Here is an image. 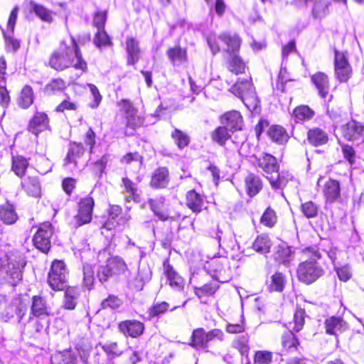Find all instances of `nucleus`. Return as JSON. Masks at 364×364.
<instances>
[{"label":"nucleus","instance_id":"1","mask_svg":"<svg viewBox=\"0 0 364 364\" xmlns=\"http://www.w3.org/2000/svg\"><path fill=\"white\" fill-rule=\"evenodd\" d=\"M50 66L56 70H63L70 66L75 69L86 71L87 63L82 59L81 53L73 37L68 42H62L50 59Z\"/></svg>","mask_w":364,"mask_h":364},{"label":"nucleus","instance_id":"2","mask_svg":"<svg viewBox=\"0 0 364 364\" xmlns=\"http://www.w3.org/2000/svg\"><path fill=\"white\" fill-rule=\"evenodd\" d=\"M26 265L23 253L14 251L6 255L0 252V283L13 287L17 286L23 279Z\"/></svg>","mask_w":364,"mask_h":364},{"label":"nucleus","instance_id":"3","mask_svg":"<svg viewBox=\"0 0 364 364\" xmlns=\"http://www.w3.org/2000/svg\"><path fill=\"white\" fill-rule=\"evenodd\" d=\"M256 162L273 189L282 190L292 179V176L288 171L278 173L279 166L277 160L271 154H264L257 157Z\"/></svg>","mask_w":364,"mask_h":364},{"label":"nucleus","instance_id":"4","mask_svg":"<svg viewBox=\"0 0 364 364\" xmlns=\"http://www.w3.org/2000/svg\"><path fill=\"white\" fill-rule=\"evenodd\" d=\"M306 252L311 253L314 258L305 260L299 264L297 277L299 281L310 284L316 281L323 274L322 267L316 261L321 258V254L314 248H307Z\"/></svg>","mask_w":364,"mask_h":364},{"label":"nucleus","instance_id":"5","mask_svg":"<svg viewBox=\"0 0 364 364\" xmlns=\"http://www.w3.org/2000/svg\"><path fill=\"white\" fill-rule=\"evenodd\" d=\"M230 91L242 101L250 111L256 110L259 106V102L250 79L238 80Z\"/></svg>","mask_w":364,"mask_h":364},{"label":"nucleus","instance_id":"6","mask_svg":"<svg viewBox=\"0 0 364 364\" xmlns=\"http://www.w3.org/2000/svg\"><path fill=\"white\" fill-rule=\"evenodd\" d=\"M192 346L197 348H206L208 343L216 339L223 341L224 339V333L220 329H213L208 332H205L202 328H197L192 333Z\"/></svg>","mask_w":364,"mask_h":364},{"label":"nucleus","instance_id":"7","mask_svg":"<svg viewBox=\"0 0 364 364\" xmlns=\"http://www.w3.org/2000/svg\"><path fill=\"white\" fill-rule=\"evenodd\" d=\"M53 234V228L50 223L41 224L33 236L35 247L42 252L47 253L50 248V238Z\"/></svg>","mask_w":364,"mask_h":364},{"label":"nucleus","instance_id":"8","mask_svg":"<svg viewBox=\"0 0 364 364\" xmlns=\"http://www.w3.org/2000/svg\"><path fill=\"white\" fill-rule=\"evenodd\" d=\"M208 273L218 282H224L227 278L225 274L230 271L228 262L225 257L213 258L205 265Z\"/></svg>","mask_w":364,"mask_h":364},{"label":"nucleus","instance_id":"9","mask_svg":"<svg viewBox=\"0 0 364 364\" xmlns=\"http://www.w3.org/2000/svg\"><path fill=\"white\" fill-rule=\"evenodd\" d=\"M334 65L337 79L341 82H346L351 76L352 68L343 53L335 50Z\"/></svg>","mask_w":364,"mask_h":364},{"label":"nucleus","instance_id":"10","mask_svg":"<svg viewBox=\"0 0 364 364\" xmlns=\"http://www.w3.org/2000/svg\"><path fill=\"white\" fill-rule=\"evenodd\" d=\"M94 205V200L91 197H86L80 200L78 213L75 217V223L78 226L89 223L91 221Z\"/></svg>","mask_w":364,"mask_h":364},{"label":"nucleus","instance_id":"11","mask_svg":"<svg viewBox=\"0 0 364 364\" xmlns=\"http://www.w3.org/2000/svg\"><path fill=\"white\" fill-rule=\"evenodd\" d=\"M343 136L348 141L364 142V124L352 120L342 127Z\"/></svg>","mask_w":364,"mask_h":364},{"label":"nucleus","instance_id":"12","mask_svg":"<svg viewBox=\"0 0 364 364\" xmlns=\"http://www.w3.org/2000/svg\"><path fill=\"white\" fill-rule=\"evenodd\" d=\"M119 331L126 336L136 338L142 334L144 324L136 320H127L119 323Z\"/></svg>","mask_w":364,"mask_h":364},{"label":"nucleus","instance_id":"13","mask_svg":"<svg viewBox=\"0 0 364 364\" xmlns=\"http://www.w3.org/2000/svg\"><path fill=\"white\" fill-rule=\"evenodd\" d=\"M149 205L159 220L165 221L168 219H173V216L169 215L166 209L165 198L157 197L151 198L148 201Z\"/></svg>","mask_w":364,"mask_h":364},{"label":"nucleus","instance_id":"14","mask_svg":"<svg viewBox=\"0 0 364 364\" xmlns=\"http://www.w3.org/2000/svg\"><path fill=\"white\" fill-rule=\"evenodd\" d=\"M222 123L228 127L231 132L240 130L242 126V117L237 111H231L225 113L221 117Z\"/></svg>","mask_w":364,"mask_h":364},{"label":"nucleus","instance_id":"15","mask_svg":"<svg viewBox=\"0 0 364 364\" xmlns=\"http://www.w3.org/2000/svg\"><path fill=\"white\" fill-rule=\"evenodd\" d=\"M167 56L174 67H178L188 60L186 49L176 46L166 51Z\"/></svg>","mask_w":364,"mask_h":364},{"label":"nucleus","instance_id":"16","mask_svg":"<svg viewBox=\"0 0 364 364\" xmlns=\"http://www.w3.org/2000/svg\"><path fill=\"white\" fill-rule=\"evenodd\" d=\"M325 328L326 333L336 335L346 331L347 323L340 316H331L326 319Z\"/></svg>","mask_w":364,"mask_h":364},{"label":"nucleus","instance_id":"17","mask_svg":"<svg viewBox=\"0 0 364 364\" xmlns=\"http://www.w3.org/2000/svg\"><path fill=\"white\" fill-rule=\"evenodd\" d=\"M21 186L27 195L38 198L41 196V186L37 177H27L21 181Z\"/></svg>","mask_w":364,"mask_h":364},{"label":"nucleus","instance_id":"18","mask_svg":"<svg viewBox=\"0 0 364 364\" xmlns=\"http://www.w3.org/2000/svg\"><path fill=\"white\" fill-rule=\"evenodd\" d=\"M48 127V118L45 113L36 112L29 123V130L35 135Z\"/></svg>","mask_w":364,"mask_h":364},{"label":"nucleus","instance_id":"19","mask_svg":"<svg viewBox=\"0 0 364 364\" xmlns=\"http://www.w3.org/2000/svg\"><path fill=\"white\" fill-rule=\"evenodd\" d=\"M169 182V172L165 167L157 168L152 174L150 185L156 188H164Z\"/></svg>","mask_w":364,"mask_h":364},{"label":"nucleus","instance_id":"20","mask_svg":"<svg viewBox=\"0 0 364 364\" xmlns=\"http://www.w3.org/2000/svg\"><path fill=\"white\" fill-rule=\"evenodd\" d=\"M311 81L318 90L319 95L325 98L328 95L329 82L327 75L318 72L311 76Z\"/></svg>","mask_w":364,"mask_h":364},{"label":"nucleus","instance_id":"21","mask_svg":"<svg viewBox=\"0 0 364 364\" xmlns=\"http://www.w3.org/2000/svg\"><path fill=\"white\" fill-rule=\"evenodd\" d=\"M164 272L169 282L170 286L176 290L180 291L183 289V279L173 269L170 264L164 263Z\"/></svg>","mask_w":364,"mask_h":364},{"label":"nucleus","instance_id":"22","mask_svg":"<svg viewBox=\"0 0 364 364\" xmlns=\"http://www.w3.org/2000/svg\"><path fill=\"white\" fill-rule=\"evenodd\" d=\"M323 193L328 202L333 203L336 201L341 196V188L338 181L329 179L325 183Z\"/></svg>","mask_w":364,"mask_h":364},{"label":"nucleus","instance_id":"23","mask_svg":"<svg viewBox=\"0 0 364 364\" xmlns=\"http://www.w3.org/2000/svg\"><path fill=\"white\" fill-rule=\"evenodd\" d=\"M126 50L128 55V64L134 65L139 59L140 48L139 47V42L132 37H128L126 40Z\"/></svg>","mask_w":364,"mask_h":364},{"label":"nucleus","instance_id":"24","mask_svg":"<svg viewBox=\"0 0 364 364\" xmlns=\"http://www.w3.org/2000/svg\"><path fill=\"white\" fill-rule=\"evenodd\" d=\"M31 311V314L36 317L48 316L50 314L49 308L46 299L40 296H33Z\"/></svg>","mask_w":364,"mask_h":364},{"label":"nucleus","instance_id":"25","mask_svg":"<svg viewBox=\"0 0 364 364\" xmlns=\"http://www.w3.org/2000/svg\"><path fill=\"white\" fill-rule=\"evenodd\" d=\"M293 258L291 247L282 242L276 247L274 259L279 263H289Z\"/></svg>","mask_w":364,"mask_h":364},{"label":"nucleus","instance_id":"26","mask_svg":"<svg viewBox=\"0 0 364 364\" xmlns=\"http://www.w3.org/2000/svg\"><path fill=\"white\" fill-rule=\"evenodd\" d=\"M245 187L248 196L253 197L261 191L262 183L259 176L250 173L245 178Z\"/></svg>","mask_w":364,"mask_h":364},{"label":"nucleus","instance_id":"27","mask_svg":"<svg viewBox=\"0 0 364 364\" xmlns=\"http://www.w3.org/2000/svg\"><path fill=\"white\" fill-rule=\"evenodd\" d=\"M309 142L315 146H321L327 143L328 137L327 134L320 128H313L307 134Z\"/></svg>","mask_w":364,"mask_h":364},{"label":"nucleus","instance_id":"28","mask_svg":"<svg viewBox=\"0 0 364 364\" xmlns=\"http://www.w3.org/2000/svg\"><path fill=\"white\" fill-rule=\"evenodd\" d=\"M204 202L202 196L195 190L189 191L186 194V205L195 213L201 211Z\"/></svg>","mask_w":364,"mask_h":364},{"label":"nucleus","instance_id":"29","mask_svg":"<svg viewBox=\"0 0 364 364\" xmlns=\"http://www.w3.org/2000/svg\"><path fill=\"white\" fill-rule=\"evenodd\" d=\"M18 220V215L11 205L0 206V221L5 225H13Z\"/></svg>","mask_w":364,"mask_h":364},{"label":"nucleus","instance_id":"30","mask_svg":"<svg viewBox=\"0 0 364 364\" xmlns=\"http://www.w3.org/2000/svg\"><path fill=\"white\" fill-rule=\"evenodd\" d=\"M218 39L225 43L228 47L227 51L229 53H235L240 47L241 39L237 34L224 33Z\"/></svg>","mask_w":364,"mask_h":364},{"label":"nucleus","instance_id":"31","mask_svg":"<svg viewBox=\"0 0 364 364\" xmlns=\"http://www.w3.org/2000/svg\"><path fill=\"white\" fill-rule=\"evenodd\" d=\"M271 246L272 242L269 237L266 235H259L252 244L253 250L261 254L269 253Z\"/></svg>","mask_w":364,"mask_h":364},{"label":"nucleus","instance_id":"32","mask_svg":"<svg viewBox=\"0 0 364 364\" xmlns=\"http://www.w3.org/2000/svg\"><path fill=\"white\" fill-rule=\"evenodd\" d=\"M268 136L274 142L278 144H284L288 140V134L285 129L280 126L274 125L269 127L268 130Z\"/></svg>","mask_w":364,"mask_h":364},{"label":"nucleus","instance_id":"33","mask_svg":"<svg viewBox=\"0 0 364 364\" xmlns=\"http://www.w3.org/2000/svg\"><path fill=\"white\" fill-rule=\"evenodd\" d=\"M113 275H117L124 273L127 270V266L124 261L119 257L115 256L109 258L107 260Z\"/></svg>","mask_w":364,"mask_h":364},{"label":"nucleus","instance_id":"34","mask_svg":"<svg viewBox=\"0 0 364 364\" xmlns=\"http://www.w3.org/2000/svg\"><path fill=\"white\" fill-rule=\"evenodd\" d=\"M48 282L53 290H62L66 286L67 277L65 275L58 274L53 270L48 273Z\"/></svg>","mask_w":364,"mask_h":364},{"label":"nucleus","instance_id":"35","mask_svg":"<svg viewBox=\"0 0 364 364\" xmlns=\"http://www.w3.org/2000/svg\"><path fill=\"white\" fill-rule=\"evenodd\" d=\"M79 296L77 289L75 287H68L65 292L63 306L68 310H73L75 308L77 299Z\"/></svg>","mask_w":364,"mask_h":364},{"label":"nucleus","instance_id":"36","mask_svg":"<svg viewBox=\"0 0 364 364\" xmlns=\"http://www.w3.org/2000/svg\"><path fill=\"white\" fill-rule=\"evenodd\" d=\"M28 166V162L23 156H16L13 157L11 169L18 177L24 176Z\"/></svg>","mask_w":364,"mask_h":364},{"label":"nucleus","instance_id":"37","mask_svg":"<svg viewBox=\"0 0 364 364\" xmlns=\"http://www.w3.org/2000/svg\"><path fill=\"white\" fill-rule=\"evenodd\" d=\"M85 149L81 143L74 142L70 144L65 161L67 163H74L76 164L77 159L80 158L84 154Z\"/></svg>","mask_w":364,"mask_h":364},{"label":"nucleus","instance_id":"38","mask_svg":"<svg viewBox=\"0 0 364 364\" xmlns=\"http://www.w3.org/2000/svg\"><path fill=\"white\" fill-rule=\"evenodd\" d=\"M314 115V112L306 105L299 106L293 112V117L297 122L309 120Z\"/></svg>","mask_w":364,"mask_h":364},{"label":"nucleus","instance_id":"39","mask_svg":"<svg viewBox=\"0 0 364 364\" xmlns=\"http://www.w3.org/2000/svg\"><path fill=\"white\" fill-rule=\"evenodd\" d=\"M230 130L225 126L218 127L212 134V139L218 144L223 146L231 136Z\"/></svg>","mask_w":364,"mask_h":364},{"label":"nucleus","instance_id":"40","mask_svg":"<svg viewBox=\"0 0 364 364\" xmlns=\"http://www.w3.org/2000/svg\"><path fill=\"white\" fill-rule=\"evenodd\" d=\"M66 88V83L62 79H54L48 83L44 92L49 95H55L58 92H63Z\"/></svg>","mask_w":364,"mask_h":364},{"label":"nucleus","instance_id":"41","mask_svg":"<svg viewBox=\"0 0 364 364\" xmlns=\"http://www.w3.org/2000/svg\"><path fill=\"white\" fill-rule=\"evenodd\" d=\"M286 283L285 277L280 272L274 273L271 277L269 288L272 291H282Z\"/></svg>","mask_w":364,"mask_h":364},{"label":"nucleus","instance_id":"42","mask_svg":"<svg viewBox=\"0 0 364 364\" xmlns=\"http://www.w3.org/2000/svg\"><path fill=\"white\" fill-rule=\"evenodd\" d=\"M219 286L216 282H211L209 284H205L201 287H195L194 292L195 294L200 299L204 296H209L213 295Z\"/></svg>","mask_w":364,"mask_h":364},{"label":"nucleus","instance_id":"43","mask_svg":"<svg viewBox=\"0 0 364 364\" xmlns=\"http://www.w3.org/2000/svg\"><path fill=\"white\" fill-rule=\"evenodd\" d=\"M32 10L42 21L46 22H51L53 21V13L42 5L31 2Z\"/></svg>","mask_w":364,"mask_h":364},{"label":"nucleus","instance_id":"44","mask_svg":"<svg viewBox=\"0 0 364 364\" xmlns=\"http://www.w3.org/2000/svg\"><path fill=\"white\" fill-rule=\"evenodd\" d=\"M282 343L286 351H295L298 344L297 339L291 331L285 333L282 338Z\"/></svg>","mask_w":364,"mask_h":364},{"label":"nucleus","instance_id":"45","mask_svg":"<svg viewBox=\"0 0 364 364\" xmlns=\"http://www.w3.org/2000/svg\"><path fill=\"white\" fill-rule=\"evenodd\" d=\"M329 2L327 0L316 1L312 9V15L315 18H322L328 14Z\"/></svg>","mask_w":364,"mask_h":364},{"label":"nucleus","instance_id":"46","mask_svg":"<svg viewBox=\"0 0 364 364\" xmlns=\"http://www.w3.org/2000/svg\"><path fill=\"white\" fill-rule=\"evenodd\" d=\"M277 216L275 211L270 207L267 208L260 218V223L263 225L272 228L277 223Z\"/></svg>","mask_w":364,"mask_h":364},{"label":"nucleus","instance_id":"47","mask_svg":"<svg viewBox=\"0 0 364 364\" xmlns=\"http://www.w3.org/2000/svg\"><path fill=\"white\" fill-rule=\"evenodd\" d=\"M248 335H242L237 337L232 342V346L237 349L241 355H247L250 350Z\"/></svg>","mask_w":364,"mask_h":364},{"label":"nucleus","instance_id":"48","mask_svg":"<svg viewBox=\"0 0 364 364\" xmlns=\"http://www.w3.org/2000/svg\"><path fill=\"white\" fill-rule=\"evenodd\" d=\"M33 90L29 86H25L18 99L19 105L26 109L28 108L33 103Z\"/></svg>","mask_w":364,"mask_h":364},{"label":"nucleus","instance_id":"49","mask_svg":"<svg viewBox=\"0 0 364 364\" xmlns=\"http://www.w3.org/2000/svg\"><path fill=\"white\" fill-rule=\"evenodd\" d=\"M228 69L231 73L238 75L245 71V65L239 56L232 55L229 61Z\"/></svg>","mask_w":364,"mask_h":364},{"label":"nucleus","instance_id":"50","mask_svg":"<svg viewBox=\"0 0 364 364\" xmlns=\"http://www.w3.org/2000/svg\"><path fill=\"white\" fill-rule=\"evenodd\" d=\"M171 136L180 149H183L188 146L190 142L188 136L178 129H174L171 134Z\"/></svg>","mask_w":364,"mask_h":364},{"label":"nucleus","instance_id":"51","mask_svg":"<svg viewBox=\"0 0 364 364\" xmlns=\"http://www.w3.org/2000/svg\"><path fill=\"white\" fill-rule=\"evenodd\" d=\"M272 361V353L268 350L256 351L254 355L255 364H270Z\"/></svg>","mask_w":364,"mask_h":364},{"label":"nucleus","instance_id":"52","mask_svg":"<svg viewBox=\"0 0 364 364\" xmlns=\"http://www.w3.org/2000/svg\"><path fill=\"white\" fill-rule=\"evenodd\" d=\"M301 210L307 218H313L318 215V208L312 201H308L301 204Z\"/></svg>","mask_w":364,"mask_h":364},{"label":"nucleus","instance_id":"53","mask_svg":"<svg viewBox=\"0 0 364 364\" xmlns=\"http://www.w3.org/2000/svg\"><path fill=\"white\" fill-rule=\"evenodd\" d=\"M122 182L127 194L125 197L126 200L128 202L132 200H135L136 197V188L135 184L127 178H124Z\"/></svg>","mask_w":364,"mask_h":364},{"label":"nucleus","instance_id":"54","mask_svg":"<svg viewBox=\"0 0 364 364\" xmlns=\"http://www.w3.org/2000/svg\"><path fill=\"white\" fill-rule=\"evenodd\" d=\"M36 164V169L41 174H46L51 171L52 165L49 159L44 156H38Z\"/></svg>","mask_w":364,"mask_h":364},{"label":"nucleus","instance_id":"55","mask_svg":"<svg viewBox=\"0 0 364 364\" xmlns=\"http://www.w3.org/2000/svg\"><path fill=\"white\" fill-rule=\"evenodd\" d=\"M94 271L91 265L83 266V284L88 289H90L94 283Z\"/></svg>","mask_w":364,"mask_h":364},{"label":"nucleus","instance_id":"56","mask_svg":"<svg viewBox=\"0 0 364 364\" xmlns=\"http://www.w3.org/2000/svg\"><path fill=\"white\" fill-rule=\"evenodd\" d=\"M94 43L98 48L107 46L112 43L109 37L104 29L97 31L94 38Z\"/></svg>","mask_w":364,"mask_h":364},{"label":"nucleus","instance_id":"57","mask_svg":"<svg viewBox=\"0 0 364 364\" xmlns=\"http://www.w3.org/2000/svg\"><path fill=\"white\" fill-rule=\"evenodd\" d=\"M125 117L127 118V126L132 128H135L142 124V119L137 116L136 109L134 107L127 112Z\"/></svg>","mask_w":364,"mask_h":364},{"label":"nucleus","instance_id":"58","mask_svg":"<svg viewBox=\"0 0 364 364\" xmlns=\"http://www.w3.org/2000/svg\"><path fill=\"white\" fill-rule=\"evenodd\" d=\"M305 320V311L302 309H297L294 315L293 330L296 332L299 331L303 328Z\"/></svg>","mask_w":364,"mask_h":364},{"label":"nucleus","instance_id":"59","mask_svg":"<svg viewBox=\"0 0 364 364\" xmlns=\"http://www.w3.org/2000/svg\"><path fill=\"white\" fill-rule=\"evenodd\" d=\"M87 86L89 87L90 91L93 97V102L90 104V107L92 109H96L101 103L102 96L100 95L98 88L95 85L87 83Z\"/></svg>","mask_w":364,"mask_h":364},{"label":"nucleus","instance_id":"60","mask_svg":"<svg viewBox=\"0 0 364 364\" xmlns=\"http://www.w3.org/2000/svg\"><path fill=\"white\" fill-rule=\"evenodd\" d=\"M168 306L169 304L165 301L156 303L154 304L151 308H150L149 316L152 317L158 316L160 314L165 313L167 311Z\"/></svg>","mask_w":364,"mask_h":364},{"label":"nucleus","instance_id":"61","mask_svg":"<svg viewBox=\"0 0 364 364\" xmlns=\"http://www.w3.org/2000/svg\"><path fill=\"white\" fill-rule=\"evenodd\" d=\"M223 232L218 228L217 233H216V238L218 240V242L220 245H221V242L223 240V243L226 245L228 247H234V239L235 237L232 232H229L228 235L226 234L223 239L222 238Z\"/></svg>","mask_w":364,"mask_h":364},{"label":"nucleus","instance_id":"62","mask_svg":"<svg viewBox=\"0 0 364 364\" xmlns=\"http://www.w3.org/2000/svg\"><path fill=\"white\" fill-rule=\"evenodd\" d=\"M3 32L7 48L12 50H16L20 46V42L12 36L13 33L9 31Z\"/></svg>","mask_w":364,"mask_h":364},{"label":"nucleus","instance_id":"63","mask_svg":"<svg viewBox=\"0 0 364 364\" xmlns=\"http://www.w3.org/2000/svg\"><path fill=\"white\" fill-rule=\"evenodd\" d=\"M97 276L101 282H107L109 277L113 276V274L107 264L106 265H101L99 267Z\"/></svg>","mask_w":364,"mask_h":364},{"label":"nucleus","instance_id":"64","mask_svg":"<svg viewBox=\"0 0 364 364\" xmlns=\"http://www.w3.org/2000/svg\"><path fill=\"white\" fill-rule=\"evenodd\" d=\"M121 300L117 296H109L102 302V306L103 309L110 308L114 309L118 308L121 305Z\"/></svg>","mask_w":364,"mask_h":364}]
</instances>
